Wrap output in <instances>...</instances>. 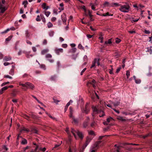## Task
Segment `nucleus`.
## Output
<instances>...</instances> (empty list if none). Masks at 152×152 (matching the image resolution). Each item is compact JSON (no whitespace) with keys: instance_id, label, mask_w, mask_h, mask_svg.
<instances>
[{"instance_id":"nucleus-1","label":"nucleus","mask_w":152,"mask_h":152,"mask_svg":"<svg viewBox=\"0 0 152 152\" xmlns=\"http://www.w3.org/2000/svg\"><path fill=\"white\" fill-rule=\"evenodd\" d=\"M71 132L74 135L75 138H76V134H77L79 137L81 139H82L83 138V136L82 132L79 131L78 130H75L73 128H71Z\"/></svg>"},{"instance_id":"nucleus-2","label":"nucleus","mask_w":152,"mask_h":152,"mask_svg":"<svg viewBox=\"0 0 152 152\" xmlns=\"http://www.w3.org/2000/svg\"><path fill=\"white\" fill-rule=\"evenodd\" d=\"M130 7V6L128 4L121 5L119 10L123 12H128L129 11Z\"/></svg>"},{"instance_id":"nucleus-3","label":"nucleus","mask_w":152,"mask_h":152,"mask_svg":"<svg viewBox=\"0 0 152 152\" xmlns=\"http://www.w3.org/2000/svg\"><path fill=\"white\" fill-rule=\"evenodd\" d=\"M26 88H23V89L24 91H26L28 88H30L31 89H33L34 87V86L31 83L28 82H26Z\"/></svg>"},{"instance_id":"nucleus-4","label":"nucleus","mask_w":152,"mask_h":152,"mask_svg":"<svg viewBox=\"0 0 152 152\" xmlns=\"http://www.w3.org/2000/svg\"><path fill=\"white\" fill-rule=\"evenodd\" d=\"M90 110V108L89 107V104L87 103L85 106L84 108L82 110L83 112L85 113L86 114H88Z\"/></svg>"},{"instance_id":"nucleus-5","label":"nucleus","mask_w":152,"mask_h":152,"mask_svg":"<svg viewBox=\"0 0 152 152\" xmlns=\"http://www.w3.org/2000/svg\"><path fill=\"white\" fill-rule=\"evenodd\" d=\"M91 140V139L90 137L88 136L86 137L85 143L83 145L82 147L83 149H85L86 147Z\"/></svg>"},{"instance_id":"nucleus-6","label":"nucleus","mask_w":152,"mask_h":152,"mask_svg":"<svg viewBox=\"0 0 152 152\" xmlns=\"http://www.w3.org/2000/svg\"><path fill=\"white\" fill-rule=\"evenodd\" d=\"M52 57V55L50 54H47L45 55V58H47V60L51 63H53L54 61V60L53 59H49V58H51Z\"/></svg>"},{"instance_id":"nucleus-7","label":"nucleus","mask_w":152,"mask_h":152,"mask_svg":"<svg viewBox=\"0 0 152 152\" xmlns=\"http://www.w3.org/2000/svg\"><path fill=\"white\" fill-rule=\"evenodd\" d=\"M7 9V8L4 6L2 4H1V2L0 1V10H1V13H4Z\"/></svg>"},{"instance_id":"nucleus-8","label":"nucleus","mask_w":152,"mask_h":152,"mask_svg":"<svg viewBox=\"0 0 152 152\" xmlns=\"http://www.w3.org/2000/svg\"><path fill=\"white\" fill-rule=\"evenodd\" d=\"M15 65L14 64L12 66V68L9 72V74L13 75L14 74V70L15 69Z\"/></svg>"},{"instance_id":"nucleus-9","label":"nucleus","mask_w":152,"mask_h":152,"mask_svg":"<svg viewBox=\"0 0 152 152\" xmlns=\"http://www.w3.org/2000/svg\"><path fill=\"white\" fill-rule=\"evenodd\" d=\"M61 18L63 22L65 23V24H66V21L67 19L65 13H64L61 15Z\"/></svg>"},{"instance_id":"nucleus-10","label":"nucleus","mask_w":152,"mask_h":152,"mask_svg":"<svg viewBox=\"0 0 152 152\" xmlns=\"http://www.w3.org/2000/svg\"><path fill=\"white\" fill-rule=\"evenodd\" d=\"M70 114L69 115V117L70 118H71L73 116V114L74 112V110L72 107H70L69 108Z\"/></svg>"},{"instance_id":"nucleus-11","label":"nucleus","mask_w":152,"mask_h":152,"mask_svg":"<svg viewBox=\"0 0 152 152\" xmlns=\"http://www.w3.org/2000/svg\"><path fill=\"white\" fill-rule=\"evenodd\" d=\"M63 51V49L62 48H59L56 49L55 50V52L58 55L60 54V53H62Z\"/></svg>"},{"instance_id":"nucleus-12","label":"nucleus","mask_w":152,"mask_h":152,"mask_svg":"<svg viewBox=\"0 0 152 152\" xmlns=\"http://www.w3.org/2000/svg\"><path fill=\"white\" fill-rule=\"evenodd\" d=\"M42 7L43 9L45 10L49 8L50 7L48 6H46V3H43L42 5Z\"/></svg>"},{"instance_id":"nucleus-13","label":"nucleus","mask_w":152,"mask_h":152,"mask_svg":"<svg viewBox=\"0 0 152 152\" xmlns=\"http://www.w3.org/2000/svg\"><path fill=\"white\" fill-rule=\"evenodd\" d=\"M20 137V138L22 139L21 144L22 145L26 144L27 143V140L26 139L23 138L22 137Z\"/></svg>"},{"instance_id":"nucleus-14","label":"nucleus","mask_w":152,"mask_h":152,"mask_svg":"<svg viewBox=\"0 0 152 152\" xmlns=\"http://www.w3.org/2000/svg\"><path fill=\"white\" fill-rule=\"evenodd\" d=\"M97 61V58H95L94 59V61L92 62V64L90 67L91 68H92L93 67L95 66L96 64V61Z\"/></svg>"},{"instance_id":"nucleus-15","label":"nucleus","mask_w":152,"mask_h":152,"mask_svg":"<svg viewBox=\"0 0 152 152\" xmlns=\"http://www.w3.org/2000/svg\"><path fill=\"white\" fill-rule=\"evenodd\" d=\"M60 6V7L58 9L60 10V11L59 12H61L62 10H64V4L63 3H61L60 4H59Z\"/></svg>"},{"instance_id":"nucleus-16","label":"nucleus","mask_w":152,"mask_h":152,"mask_svg":"<svg viewBox=\"0 0 152 152\" xmlns=\"http://www.w3.org/2000/svg\"><path fill=\"white\" fill-rule=\"evenodd\" d=\"M12 58L10 56H5L4 58V61H7L11 60Z\"/></svg>"},{"instance_id":"nucleus-17","label":"nucleus","mask_w":152,"mask_h":152,"mask_svg":"<svg viewBox=\"0 0 152 152\" xmlns=\"http://www.w3.org/2000/svg\"><path fill=\"white\" fill-rule=\"evenodd\" d=\"M92 108L93 109V112H96L97 113H99V110L96 107L92 106Z\"/></svg>"},{"instance_id":"nucleus-18","label":"nucleus","mask_w":152,"mask_h":152,"mask_svg":"<svg viewBox=\"0 0 152 152\" xmlns=\"http://www.w3.org/2000/svg\"><path fill=\"white\" fill-rule=\"evenodd\" d=\"M110 6L112 7H114V6H116V7H118L121 6V5L120 4H119L118 3H111L110 4Z\"/></svg>"},{"instance_id":"nucleus-19","label":"nucleus","mask_w":152,"mask_h":152,"mask_svg":"<svg viewBox=\"0 0 152 152\" xmlns=\"http://www.w3.org/2000/svg\"><path fill=\"white\" fill-rule=\"evenodd\" d=\"M31 52V51H29V52H26V57L27 58H30V57H32L33 56V55H32V54H30V55H29V54Z\"/></svg>"},{"instance_id":"nucleus-20","label":"nucleus","mask_w":152,"mask_h":152,"mask_svg":"<svg viewBox=\"0 0 152 152\" xmlns=\"http://www.w3.org/2000/svg\"><path fill=\"white\" fill-rule=\"evenodd\" d=\"M48 51L49 50L48 49H44L42 50L41 52V54L42 55H44L45 53H47Z\"/></svg>"},{"instance_id":"nucleus-21","label":"nucleus","mask_w":152,"mask_h":152,"mask_svg":"<svg viewBox=\"0 0 152 152\" xmlns=\"http://www.w3.org/2000/svg\"><path fill=\"white\" fill-rule=\"evenodd\" d=\"M151 48H152L151 46L150 47L147 48H146L147 50L146 51V52L149 53L150 54H152V50L151 49Z\"/></svg>"},{"instance_id":"nucleus-22","label":"nucleus","mask_w":152,"mask_h":152,"mask_svg":"<svg viewBox=\"0 0 152 152\" xmlns=\"http://www.w3.org/2000/svg\"><path fill=\"white\" fill-rule=\"evenodd\" d=\"M8 88V87L5 86L2 88L1 90L0 94H3L4 91L6 90Z\"/></svg>"},{"instance_id":"nucleus-23","label":"nucleus","mask_w":152,"mask_h":152,"mask_svg":"<svg viewBox=\"0 0 152 152\" xmlns=\"http://www.w3.org/2000/svg\"><path fill=\"white\" fill-rule=\"evenodd\" d=\"M112 39H109L107 41H106L105 42L104 44L107 45L108 44H111L112 43Z\"/></svg>"},{"instance_id":"nucleus-24","label":"nucleus","mask_w":152,"mask_h":152,"mask_svg":"<svg viewBox=\"0 0 152 152\" xmlns=\"http://www.w3.org/2000/svg\"><path fill=\"white\" fill-rule=\"evenodd\" d=\"M76 50L77 49L76 48H73L69 50V52L74 53L76 52Z\"/></svg>"},{"instance_id":"nucleus-25","label":"nucleus","mask_w":152,"mask_h":152,"mask_svg":"<svg viewBox=\"0 0 152 152\" xmlns=\"http://www.w3.org/2000/svg\"><path fill=\"white\" fill-rule=\"evenodd\" d=\"M40 16L41 17V18L42 19V22L44 23H46V20L45 18L44 17L43 15L42 14H40Z\"/></svg>"},{"instance_id":"nucleus-26","label":"nucleus","mask_w":152,"mask_h":152,"mask_svg":"<svg viewBox=\"0 0 152 152\" xmlns=\"http://www.w3.org/2000/svg\"><path fill=\"white\" fill-rule=\"evenodd\" d=\"M56 97H53V100L54 101V102L56 104H58V102H59L60 101L56 99Z\"/></svg>"},{"instance_id":"nucleus-27","label":"nucleus","mask_w":152,"mask_h":152,"mask_svg":"<svg viewBox=\"0 0 152 152\" xmlns=\"http://www.w3.org/2000/svg\"><path fill=\"white\" fill-rule=\"evenodd\" d=\"M99 39L100 40V42L102 43L103 42V38L102 37V33H100V37L99 38Z\"/></svg>"},{"instance_id":"nucleus-28","label":"nucleus","mask_w":152,"mask_h":152,"mask_svg":"<svg viewBox=\"0 0 152 152\" xmlns=\"http://www.w3.org/2000/svg\"><path fill=\"white\" fill-rule=\"evenodd\" d=\"M99 116L100 117H103L105 115V113L103 111H99Z\"/></svg>"},{"instance_id":"nucleus-29","label":"nucleus","mask_w":152,"mask_h":152,"mask_svg":"<svg viewBox=\"0 0 152 152\" xmlns=\"http://www.w3.org/2000/svg\"><path fill=\"white\" fill-rule=\"evenodd\" d=\"M88 134L90 135H94V136L96 135L94 132L92 130L88 131Z\"/></svg>"},{"instance_id":"nucleus-30","label":"nucleus","mask_w":152,"mask_h":152,"mask_svg":"<svg viewBox=\"0 0 152 152\" xmlns=\"http://www.w3.org/2000/svg\"><path fill=\"white\" fill-rule=\"evenodd\" d=\"M152 135V134L151 133H150L144 136H143V139H145L147 137H148L149 136H151Z\"/></svg>"},{"instance_id":"nucleus-31","label":"nucleus","mask_w":152,"mask_h":152,"mask_svg":"<svg viewBox=\"0 0 152 152\" xmlns=\"http://www.w3.org/2000/svg\"><path fill=\"white\" fill-rule=\"evenodd\" d=\"M12 38V37L11 36H9L7 38H6L5 40L6 43V44H7V42H8L11 40Z\"/></svg>"},{"instance_id":"nucleus-32","label":"nucleus","mask_w":152,"mask_h":152,"mask_svg":"<svg viewBox=\"0 0 152 152\" xmlns=\"http://www.w3.org/2000/svg\"><path fill=\"white\" fill-rule=\"evenodd\" d=\"M29 115L33 118L35 119L37 117V116L33 113H31Z\"/></svg>"},{"instance_id":"nucleus-33","label":"nucleus","mask_w":152,"mask_h":152,"mask_svg":"<svg viewBox=\"0 0 152 152\" xmlns=\"http://www.w3.org/2000/svg\"><path fill=\"white\" fill-rule=\"evenodd\" d=\"M112 104L115 107L117 106L120 104V102H113Z\"/></svg>"},{"instance_id":"nucleus-34","label":"nucleus","mask_w":152,"mask_h":152,"mask_svg":"<svg viewBox=\"0 0 152 152\" xmlns=\"http://www.w3.org/2000/svg\"><path fill=\"white\" fill-rule=\"evenodd\" d=\"M88 121H85L83 123V127L84 128H86L88 126Z\"/></svg>"},{"instance_id":"nucleus-35","label":"nucleus","mask_w":152,"mask_h":152,"mask_svg":"<svg viewBox=\"0 0 152 152\" xmlns=\"http://www.w3.org/2000/svg\"><path fill=\"white\" fill-rule=\"evenodd\" d=\"M47 26L48 28H50L53 26V24L50 22L48 23H47Z\"/></svg>"},{"instance_id":"nucleus-36","label":"nucleus","mask_w":152,"mask_h":152,"mask_svg":"<svg viewBox=\"0 0 152 152\" xmlns=\"http://www.w3.org/2000/svg\"><path fill=\"white\" fill-rule=\"evenodd\" d=\"M78 48L80 49H82V50H84V47H83L82 46V45H81V44H79L78 45Z\"/></svg>"},{"instance_id":"nucleus-37","label":"nucleus","mask_w":152,"mask_h":152,"mask_svg":"<svg viewBox=\"0 0 152 152\" xmlns=\"http://www.w3.org/2000/svg\"><path fill=\"white\" fill-rule=\"evenodd\" d=\"M108 16H113V15H109V13L108 12H107L105 14H102L101 15V16H108Z\"/></svg>"},{"instance_id":"nucleus-38","label":"nucleus","mask_w":152,"mask_h":152,"mask_svg":"<svg viewBox=\"0 0 152 152\" xmlns=\"http://www.w3.org/2000/svg\"><path fill=\"white\" fill-rule=\"evenodd\" d=\"M114 56L115 58H117L120 57V55L118 53L115 52L114 53Z\"/></svg>"},{"instance_id":"nucleus-39","label":"nucleus","mask_w":152,"mask_h":152,"mask_svg":"<svg viewBox=\"0 0 152 152\" xmlns=\"http://www.w3.org/2000/svg\"><path fill=\"white\" fill-rule=\"evenodd\" d=\"M45 15L47 17H48L50 14V12L49 11H44Z\"/></svg>"},{"instance_id":"nucleus-40","label":"nucleus","mask_w":152,"mask_h":152,"mask_svg":"<svg viewBox=\"0 0 152 152\" xmlns=\"http://www.w3.org/2000/svg\"><path fill=\"white\" fill-rule=\"evenodd\" d=\"M25 35L27 38H29V37L30 35L28 30L25 31Z\"/></svg>"},{"instance_id":"nucleus-41","label":"nucleus","mask_w":152,"mask_h":152,"mask_svg":"<svg viewBox=\"0 0 152 152\" xmlns=\"http://www.w3.org/2000/svg\"><path fill=\"white\" fill-rule=\"evenodd\" d=\"M36 20L37 21L39 22L41 20V18L40 16L39 15H38L37 16V18L36 19Z\"/></svg>"},{"instance_id":"nucleus-42","label":"nucleus","mask_w":152,"mask_h":152,"mask_svg":"<svg viewBox=\"0 0 152 152\" xmlns=\"http://www.w3.org/2000/svg\"><path fill=\"white\" fill-rule=\"evenodd\" d=\"M95 81L94 80H93L91 82H88L87 83V85L88 86V84H95Z\"/></svg>"},{"instance_id":"nucleus-43","label":"nucleus","mask_w":152,"mask_h":152,"mask_svg":"<svg viewBox=\"0 0 152 152\" xmlns=\"http://www.w3.org/2000/svg\"><path fill=\"white\" fill-rule=\"evenodd\" d=\"M126 75L127 76V78H128L130 75V72L129 71L127 70L126 71Z\"/></svg>"},{"instance_id":"nucleus-44","label":"nucleus","mask_w":152,"mask_h":152,"mask_svg":"<svg viewBox=\"0 0 152 152\" xmlns=\"http://www.w3.org/2000/svg\"><path fill=\"white\" fill-rule=\"evenodd\" d=\"M29 75L27 73H25L23 75L22 77L23 78H27L28 77Z\"/></svg>"},{"instance_id":"nucleus-45","label":"nucleus","mask_w":152,"mask_h":152,"mask_svg":"<svg viewBox=\"0 0 152 152\" xmlns=\"http://www.w3.org/2000/svg\"><path fill=\"white\" fill-rule=\"evenodd\" d=\"M110 66L111 67V69H109V73L110 74H113V66L111 65Z\"/></svg>"},{"instance_id":"nucleus-46","label":"nucleus","mask_w":152,"mask_h":152,"mask_svg":"<svg viewBox=\"0 0 152 152\" xmlns=\"http://www.w3.org/2000/svg\"><path fill=\"white\" fill-rule=\"evenodd\" d=\"M118 120H120L121 121H125L126 120L123 118L122 117H119L117 118Z\"/></svg>"},{"instance_id":"nucleus-47","label":"nucleus","mask_w":152,"mask_h":152,"mask_svg":"<svg viewBox=\"0 0 152 152\" xmlns=\"http://www.w3.org/2000/svg\"><path fill=\"white\" fill-rule=\"evenodd\" d=\"M73 120V121L75 123V124H77L78 123V121L76 119H75L74 117V116H73V117H72V118Z\"/></svg>"},{"instance_id":"nucleus-48","label":"nucleus","mask_w":152,"mask_h":152,"mask_svg":"<svg viewBox=\"0 0 152 152\" xmlns=\"http://www.w3.org/2000/svg\"><path fill=\"white\" fill-rule=\"evenodd\" d=\"M19 85L20 86H22L25 87L26 88V83L24 84L22 83L21 82H20L19 83Z\"/></svg>"},{"instance_id":"nucleus-49","label":"nucleus","mask_w":152,"mask_h":152,"mask_svg":"<svg viewBox=\"0 0 152 152\" xmlns=\"http://www.w3.org/2000/svg\"><path fill=\"white\" fill-rule=\"evenodd\" d=\"M10 28H7L6 30L1 32V34H5V33H7L10 30Z\"/></svg>"},{"instance_id":"nucleus-50","label":"nucleus","mask_w":152,"mask_h":152,"mask_svg":"<svg viewBox=\"0 0 152 152\" xmlns=\"http://www.w3.org/2000/svg\"><path fill=\"white\" fill-rule=\"evenodd\" d=\"M121 40L120 39H118V38H117L116 39L115 42V43H120L121 42Z\"/></svg>"},{"instance_id":"nucleus-51","label":"nucleus","mask_w":152,"mask_h":152,"mask_svg":"<svg viewBox=\"0 0 152 152\" xmlns=\"http://www.w3.org/2000/svg\"><path fill=\"white\" fill-rule=\"evenodd\" d=\"M23 117L27 120H28L29 118V116L25 114L23 115Z\"/></svg>"},{"instance_id":"nucleus-52","label":"nucleus","mask_w":152,"mask_h":152,"mask_svg":"<svg viewBox=\"0 0 152 152\" xmlns=\"http://www.w3.org/2000/svg\"><path fill=\"white\" fill-rule=\"evenodd\" d=\"M48 115V116H49V117L50 118H51V119H53V120H56V118H55V117H53L52 116H51L50 114H48V113H46Z\"/></svg>"},{"instance_id":"nucleus-53","label":"nucleus","mask_w":152,"mask_h":152,"mask_svg":"<svg viewBox=\"0 0 152 152\" xmlns=\"http://www.w3.org/2000/svg\"><path fill=\"white\" fill-rule=\"evenodd\" d=\"M62 141H61V142L60 143H59V144L55 145V146L54 147V148H57L60 145H61L62 144Z\"/></svg>"},{"instance_id":"nucleus-54","label":"nucleus","mask_w":152,"mask_h":152,"mask_svg":"<svg viewBox=\"0 0 152 152\" xmlns=\"http://www.w3.org/2000/svg\"><path fill=\"white\" fill-rule=\"evenodd\" d=\"M135 81V83L137 84H139L141 82L140 79H136Z\"/></svg>"},{"instance_id":"nucleus-55","label":"nucleus","mask_w":152,"mask_h":152,"mask_svg":"<svg viewBox=\"0 0 152 152\" xmlns=\"http://www.w3.org/2000/svg\"><path fill=\"white\" fill-rule=\"evenodd\" d=\"M39 149L40 151H42L43 152H45L46 150V148H45L44 147L43 148H39Z\"/></svg>"},{"instance_id":"nucleus-56","label":"nucleus","mask_w":152,"mask_h":152,"mask_svg":"<svg viewBox=\"0 0 152 152\" xmlns=\"http://www.w3.org/2000/svg\"><path fill=\"white\" fill-rule=\"evenodd\" d=\"M121 68V66H120V67H118L116 69V73H118L120 71Z\"/></svg>"},{"instance_id":"nucleus-57","label":"nucleus","mask_w":152,"mask_h":152,"mask_svg":"<svg viewBox=\"0 0 152 152\" xmlns=\"http://www.w3.org/2000/svg\"><path fill=\"white\" fill-rule=\"evenodd\" d=\"M47 43V41L46 39H44L43 42L42 44L43 45H46Z\"/></svg>"},{"instance_id":"nucleus-58","label":"nucleus","mask_w":152,"mask_h":152,"mask_svg":"<svg viewBox=\"0 0 152 152\" xmlns=\"http://www.w3.org/2000/svg\"><path fill=\"white\" fill-rule=\"evenodd\" d=\"M4 77L5 78H9V79H12V77H11L9 75H5L4 76Z\"/></svg>"},{"instance_id":"nucleus-59","label":"nucleus","mask_w":152,"mask_h":152,"mask_svg":"<svg viewBox=\"0 0 152 152\" xmlns=\"http://www.w3.org/2000/svg\"><path fill=\"white\" fill-rule=\"evenodd\" d=\"M9 83H10V82H6L3 83L1 84V86H4L5 85H6L9 84Z\"/></svg>"},{"instance_id":"nucleus-60","label":"nucleus","mask_w":152,"mask_h":152,"mask_svg":"<svg viewBox=\"0 0 152 152\" xmlns=\"http://www.w3.org/2000/svg\"><path fill=\"white\" fill-rule=\"evenodd\" d=\"M40 66L41 68L43 69L44 70L45 69L46 66L45 65L42 64Z\"/></svg>"},{"instance_id":"nucleus-61","label":"nucleus","mask_w":152,"mask_h":152,"mask_svg":"<svg viewBox=\"0 0 152 152\" xmlns=\"http://www.w3.org/2000/svg\"><path fill=\"white\" fill-rule=\"evenodd\" d=\"M104 6H109V3L107 1L105 2L104 3Z\"/></svg>"},{"instance_id":"nucleus-62","label":"nucleus","mask_w":152,"mask_h":152,"mask_svg":"<svg viewBox=\"0 0 152 152\" xmlns=\"http://www.w3.org/2000/svg\"><path fill=\"white\" fill-rule=\"evenodd\" d=\"M112 119L113 118L111 117L108 118L107 119V122L108 123L110 122V120Z\"/></svg>"},{"instance_id":"nucleus-63","label":"nucleus","mask_w":152,"mask_h":152,"mask_svg":"<svg viewBox=\"0 0 152 152\" xmlns=\"http://www.w3.org/2000/svg\"><path fill=\"white\" fill-rule=\"evenodd\" d=\"M86 68H84L81 72L80 73V75H82L83 74V73L86 70Z\"/></svg>"},{"instance_id":"nucleus-64","label":"nucleus","mask_w":152,"mask_h":152,"mask_svg":"<svg viewBox=\"0 0 152 152\" xmlns=\"http://www.w3.org/2000/svg\"><path fill=\"white\" fill-rule=\"evenodd\" d=\"M56 20V18L55 17H53L52 18L51 20L52 22H54Z\"/></svg>"}]
</instances>
